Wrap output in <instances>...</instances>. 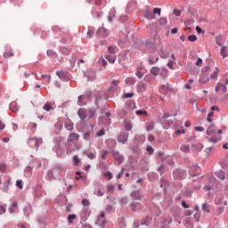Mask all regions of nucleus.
I'll list each match as a JSON object with an SVG mask.
<instances>
[{"label": "nucleus", "instance_id": "44", "mask_svg": "<svg viewBox=\"0 0 228 228\" xmlns=\"http://www.w3.org/2000/svg\"><path fill=\"white\" fill-rule=\"evenodd\" d=\"M159 24L160 26H167V18H160L159 20Z\"/></svg>", "mask_w": 228, "mask_h": 228}, {"label": "nucleus", "instance_id": "57", "mask_svg": "<svg viewBox=\"0 0 228 228\" xmlns=\"http://www.w3.org/2000/svg\"><path fill=\"white\" fill-rule=\"evenodd\" d=\"M65 127H66V129H68V131H72L73 124L72 123H65Z\"/></svg>", "mask_w": 228, "mask_h": 228}, {"label": "nucleus", "instance_id": "60", "mask_svg": "<svg viewBox=\"0 0 228 228\" xmlns=\"http://www.w3.org/2000/svg\"><path fill=\"white\" fill-rule=\"evenodd\" d=\"M94 29L89 28L87 31V38H92V36L94 35Z\"/></svg>", "mask_w": 228, "mask_h": 228}, {"label": "nucleus", "instance_id": "28", "mask_svg": "<svg viewBox=\"0 0 228 228\" xmlns=\"http://www.w3.org/2000/svg\"><path fill=\"white\" fill-rule=\"evenodd\" d=\"M208 81H209V76L208 75H206V76H203L202 73H201V76H200V83H208Z\"/></svg>", "mask_w": 228, "mask_h": 228}, {"label": "nucleus", "instance_id": "46", "mask_svg": "<svg viewBox=\"0 0 228 228\" xmlns=\"http://www.w3.org/2000/svg\"><path fill=\"white\" fill-rule=\"evenodd\" d=\"M135 113L136 115H143L144 117H147V115H149V113L146 110H136Z\"/></svg>", "mask_w": 228, "mask_h": 228}, {"label": "nucleus", "instance_id": "6", "mask_svg": "<svg viewBox=\"0 0 228 228\" xmlns=\"http://www.w3.org/2000/svg\"><path fill=\"white\" fill-rule=\"evenodd\" d=\"M112 156L118 165H122L124 161V155H121L118 151H112Z\"/></svg>", "mask_w": 228, "mask_h": 228}, {"label": "nucleus", "instance_id": "3", "mask_svg": "<svg viewBox=\"0 0 228 228\" xmlns=\"http://www.w3.org/2000/svg\"><path fill=\"white\" fill-rule=\"evenodd\" d=\"M130 209H132L133 213H136L138 211H142L143 209V205L140 202H132L129 205Z\"/></svg>", "mask_w": 228, "mask_h": 228}, {"label": "nucleus", "instance_id": "15", "mask_svg": "<svg viewBox=\"0 0 228 228\" xmlns=\"http://www.w3.org/2000/svg\"><path fill=\"white\" fill-rule=\"evenodd\" d=\"M220 88H223V94L227 93V86L223 85L222 83H217L216 86V92L218 93V91L221 90Z\"/></svg>", "mask_w": 228, "mask_h": 228}, {"label": "nucleus", "instance_id": "5", "mask_svg": "<svg viewBox=\"0 0 228 228\" xmlns=\"http://www.w3.org/2000/svg\"><path fill=\"white\" fill-rule=\"evenodd\" d=\"M61 172V167L60 166H57L53 167L51 171L48 172V175L50 177H53V179H56L57 175H60V173Z\"/></svg>", "mask_w": 228, "mask_h": 228}, {"label": "nucleus", "instance_id": "47", "mask_svg": "<svg viewBox=\"0 0 228 228\" xmlns=\"http://www.w3.org/2000/svg\"><path fill=\"white\" fill-rule=\"evenodd\" d=\"M203 211H206V213H211V210L209 209V206L206 203L202 205Z\"/></svg>", "mask_w": 228, "mask_h": 228}, {"label": "nucleus", "instance_id": "53", "mask_svg": "<svg viewBox=\"0 0 228 228\" xmlns=\"http://www.w3.org/2000/svg\"><path fill=\"white\" fill-rule=\"evenodd\" d=\"M82 206H85L86 208H88L90 206V201L86 199L82 200Z\"/></svg>", "mask_w": 228, "mask_h": 228}, {"label": "nucleus", "instance_id": "37", "mask_svg": "<svg viewBox=\"0 0 228 228\" xmlns=\"http://www.w3.org/2000/svg\"><path fill=\"white\" fill-rule=\"evenodd\" d=\"M217 177H218V179H221L222 181H224V179H225V172H224V171H219L218 173H217Z\"/></svg>", "mask_w": 228, "mask_h": 228}, {"label": "nucleus", "instance_id": "33", "mask_svg": "<svg viewBox=\"0 0 228 228\" xmlns=\"http://www.w3.org/2000/svg\"><path fill=\"white\" fill-rule=\"evenodd\" d=\"M46 54H47V56H50L52 58H56V56H57L54 50H47Z\"/></svg>", "mask_w": 228, "mask_h": 228}, {"label": "nucleus", "instance_id": "42", "mask_svg": "<svg viewBox=\"0 0 228 228\" xmlns=\"http://www.w3.org/2000/svg\"><path fill=\"white\" fill-rule=\"evenodd\" d=\"M153 80L154 78L152 77L151 75H146L144 77V81H146V83H152Z\"/></svg>", "mask_w": 228, "mask_h": 228}, {"label": "nucleus", "instance_id": "63", "mask_svg": "<svg viewBox=\"0 0 228 228\" xmlns=\"http://www.w3.org/2000/svg\"><path fill=\"white\" fill-rule=\"evenodd\" d=\"M127 202H129V199H127V197H124L121 199V204H127Z\"/></svg>", "mask_w": 228, "mask_h": 228}, {"label": "nucleus", "instance_id": "16", "mask_svg": "<svg viewBox=\"0 0 228 228\" xmlns=\"http://www.w3.org/2000/svg\"><path fill=\"white\" fill-rule=\"evenodd\" d=\"M77 104H78V106H86V104H88V102L86 101L85 96L80 95V96H78Z\"/></svg>", "mask_w": 228, "mask_h": 228}, {"label": "nucleus", "instance_id": "26", "mask_svg": "<svg viewBox=\"0 0 228 228\" xmlns=\"http://www.w3.org/2000/svg\"><path fill=\"white\" fill-rule=\"evenodd\" d=\"M160 70L161 69L158 67H152L151 69V74H152V76H155V77L159 76Z\"/></svg>", "mask_w": 228, "mask_h": 228}, {"label": "nucleus", "instance_id": "29", "mask_svg": "<svg viewBox=\"0 0 228 228\" xmlns=\"http://www.w3.org/2000/svg\"><path fill=\"white\" fill-rule=\"evenodd\" d=\"M106 60H108L109 63H115V61L117 60V56L116 55H107Z\"/></svg>", "mask_w": 228, "mask_h": 228}, {"label": "nucleus", "instance_id": "41", "mask_svg": "<svg viewBox=\"0 0 228 228\" xmlns=\"http://www.w3.org/2000/svg\"><path fill=\"white\" fill-rule=\"evenodd\" d=\"M76 218H77V216L75 214L69 215L68 216L69 224H72V222H74Z\"/></svg>", "mask_w": 228, "mask_h": 228}, {"label": "nucleus", "instance_id": "30", "mask_svg": "<svg viewBox=\"0 0 228 228\" xmlns=\"http://www.w3.org/2000/svg\"><path fill=\"white\" fill-rule=\"evenodd\" d=\"M221 55L223 56V58H227L228 56V51H227V47L226 46H223L221 48Z\"/></svg>", "mask_w": 228, "mask_h": 228}, {"label": "nucleus", "instance_id": "35", "mask_svg": "<svg viewBox=\"0 0 228 228\" xmlns=\"http://www.w3.org/2000/svg\"><path fill=\"white\" fill-rule=\"evenodd\" d=\"M9 186H10V180H8L6 183H4L3 191H4L5 193H8V190H10Z\"/></svg>", "mask_w": 228, "mask_h": 228}, {"label": "nucleus", "instance_id": "50", "mask_svg": "<svg viewBox=\"0 0 228 228\" xmlns=\"http://www.w3.org/2000/svg\"><path fill=\"white\" fill-rule=\"evenodd\" d=\"M152 13H153V15H156V13H157L159 15H159H161V9L156 7V8L153 9V12Z\"/></svg>", "mask_w": 228, "mask_h": 228}, {"label": "nucleus", "instance_id": "49", "mask_svg": "<svg viewBox=\"0 0 228 228\" xmlns=\"http://www.w3.org/2000/svg\"><path fill=\"white\" fill-rule=\"evenodd\" d=\"M10 56H13V53H12V52H5V53H4V58L5 60H8V58H10Z\"/></svg>", "mask_w": 228, "mask_h": 228}, {"label": "nucleus", "instance_id": "21", "mask_svg": "<svg viewBox=\"0 0 228 228\" xmlns=\"http://www.w3.org/2000/svg\"><path fill=\"white\" fill-rule=\"evenodd\" d=\"M74 140H79V134L77 133H72L69 134V139H68V142H74Z\"/></svg>", "mask_w": 228, "mask_h": 228}, {"label": "nucleus", "instance_id": "23", "mask_svg": "<svg viewBox=\"0 0 228 228\" xmlns=\"http://www.w3.org/2000/svg\"><path fill=\"white\" fill-rule=\"evenodd\" d=\"M17 206H18L17 201H12V204L9 208V213L13 214L15 211H17Z\"/></svg>", "mask_w": 228, "mask_h": 228}, {"label": "nucleus", "instance_id": "32", "mask_svg": "<svg viewBox=\"0 0 228 228\" xmlns=\"http://www.w3.org/2000/svg\"><path fill=\"white\" fill-rule=\"evenodd\" d=\"M80 162H81V159H79V157L77 155H75L73 157V164L78 167Z\"/></svg>", "mask_w": 228, "mask_h": 228}, {"label": "nucleus", "instance_id": "18", "mask_svg": "<svg viewBox=\"0 0 228 228\" xmlns=\"http://www.w3.org/2000/svg\"><path fill=\"white\" fill-rule=\"evenodd\" d=\"M10 110L13 111V113H17L19 111V106L17 105V102H12L10 103Z\"/></svg>", "mask_w": 228, "mask_h": 228}, {"label": "nucleus", "instance_id": "38", "mask_svg": "<svg viewBox=\"0 0 228 228\" xmlns=\"http://www.w3.org/2000/svg\"><path fill=\"white\" fill-rule=\"evenodd\" d=\"M209 70H211V68L208 67V66H206V67L201 70L202 76H208V72H209Z\"/></svg>", "mask_w": 228, "mask_h": 228}, {"label": "nucleus", "instance_id": "25", "mask_svg": "<svg viewBox=\"0 0 228 228\" xmlns=\"http://www.w3.org/2000/svg\"><path fill=\"white\" fill-rule=\"evenodd\" d=\"M191 149H195L198 152H200V151L204 149V145H202V143L191 144Z\"/></svg>", "mask_w": 228, "mask_h": 228}, {"label": "nucleus", "instance_id": "17", "mask_svg": "<svg viewBox=\"0 0 228 228\" xmlns=\"http://www.w3.org/2000/svg\"><path fill=\"white\" fill-rule=\"evenodd\" d=\"M144 17H145V19H148L149 20H152L153 19H156V15H154V13L151 12V11H146L144 12Z\"/></svg>", "mask_w": 228, "mask_h": 228}, {"label": "nucleus", "instance_id": "54", "mask_svg": "<svg viewBox=\"0 0 228 228\" xmlns=\"http://www.w3.org/2000/svg\"><path fill=\"white\" fill-rule=\"evenodd\" d=\"M194 220H195L196 222H200V212H196V213L194 214Z\"/></svg>", "mask_w": 228, "mask_h": 228}, {"label": "nucleus", "instance_id": "56", "mask_svg": "<svg viewBox=\"0 0 228 228\" xmlns=\"http://www.w3.org/2000/svg\"><path fill=\"white\" fill-rule=\"evenodd\" d=\"M16 186H17V188H19L20 190H22V188H23L22 180H17V181H16Z\"/></svg>", "mask_w": 228, "mask_h": 228}, {"label": "nucleus", "instance_id": "1", "mask_svg": "<svg viewBox=\"0 0 228 228\" xmlns=\"http://www.w3.org/2000/svg\"><path fill=\"white\" fill-rule=\"evenodd\" d=\"M187 175V173L181 168H176L172 173L174 181H183Z\"/></svg>", "mask_w": 228, "mask_h": 228}, {"label": "nucleus", "instance_id": "11", "mask_svg": "<svg viewBox=\"0 0 228 228\" xmlns=\"http://www.w3.org/2000/svg\"><path fill=\"white\" fill-rule=\"evenodd\" d=\"M146 90H147V85H145V83L140 82L137 85V92H138V94H143V92H145Z\"/></svg>", "mask_w": 228, "mask_h": 228}, {"label": "nucleus", "instance_id": "10", "mask_svg": "<svg viewBox=\"0 0 228 228\" xmlns=\"http://www.w3.org/2000/svg\"><path fill=\"white\" fill-rule=\"evenodd\" d=\"M96 35H98V37H102V38H106L110 36V32L105 28H100L97 30Z\"/></svg>", "mask_w": 228, "mask_h": 228}, {"label": "nucleus", "instance_id": "48", "mask_svg": "<svg viewBox=\"0 0 228 228\" xmlns=\"http://www.w3.org/2000/svg\"><path fill=\"white\" fill-rule=\"evenodd\" d=\"M187 38H188L189 42H197V36H195V35H191Z\"/></svg>", "mask_w": 228, "mask_h": 228}, {"label": "nucleus", "instance_id": "24", "mask_svg": "<svg viewBox=\"0 0 228 228\" xmlns=\"http://www.w3.org/2000/svg\"><path fill=\"white\" fill-rule=\"evenodd\" d=\"M94 195H97L98 197H102L104 195V192H102V187L99 185L98 189L94 190Z\"/></svg>", "mask_w": 228, "mask_h": 228}, {"label": "nucleus", "instance_id": "12", "mask_svg": "<svg viewBox=\"0 0 228 228\" xmlns=\"http://www.w3.org/2000/svg\"><path fill=\"white\" fill-rule=\"evenodd\" d=\"M95 100H94V104L96 106V110H99V102L102 100V94H101V92H97L94 94Z\"/></svg>", "mask_w": 228, "mask_h": 228}, {"label": "nucleus", "instance_id": "2", "mask_svg": "<svg viewBox=\"0 0 228 228\" xmlns=\"http://www.w3.org/2000/svg\"><path fill=\"white\" fill-rule=\"evenodd\" d=\"M190 172L192 175V177H197V175H200V167L199 165L195 164L190 167Z\"/></svg>", "mask_w": 228, "mask_h": 228}, {"label": "nucleus", "instance_id": "58", "mask_svg": "<svg viewBox=\"0 0 228 228\" xmlns=\"http://www.w3.org/2000/svg\"><path fill=\"white\" fill-rule=\"evenodd\" d=\"M196 31L199 35H204V33H206L204 30H202V28H200V26L196 27Z\"/></svg>", "mask_w": 228, "mask_h": 228}, {"label": "nucleus", "instance_id": "36", "mask_svg": "<svg viewBox=\"0 0 228 228\" xmlns=\"http://www.w3.org/2000/svg\"><path fill=\"white\" fill-rule=\"evenodd\" d=\"M43 110H45V111H52L53 106H51V104H49V102L45 103L43 107Z\"/></svg>", "mask_w": 228, "mask_h": 228}, {"label": "nucleus", "instance_id": "27", "mask_svg": "<svg viewBox=\"0 0 228 228\" xmlns=\"http://www.w3.org/2000/svg\"><path fill=\"white\" fill-rule=\"evenodd\" d=\"M136 83V79L133 78V77H129L126 79V84L128 86L134 85Z\"/></svg>", "mask_w": 228, "mask_h": 228}, {"label": "nucleus", "instance_id": "19", "mask_svg": "<svg viewBox=\"0 0 228 228\" xmlns=\"http://www.w3.org/2000/svg\"><path fill=\"white\" fill-rule=\"evenodd\" d=\"M89 118L94 120L95 118V113H97V109L91 108L88 110Z\"/></svg>", "mask_w": 228, "mask_h": 228}, {"label": "nucleus", "instance_id": "55", "mask_svg": "<svg viewBox=\"0 0 228 228\" xmlns=\"http://www.w3.org/2000/svg\"><path fill=\"white\" fill-rule=\"evenodd\" d=\"M6 213V205H0V215H4Z\"/></svg>", "mask_w": 228, "mask_h": 228}, {"label": "nucleus", "instance_id": "14", "mask_svg": "<svg viewBox=\"0 0 228 228\" xmlns=\"http://www.w3.org/2000/svg\"><path fill=\"white\" fill-rule=\"evenodd\" d=\"M130 195L134 200H142V194H140V191H132Z\"/></svg>", "mask_w": 228, "mask_h": 228}, {"label": "nucleus", "instance_id": "40", "mask_svg": "<svg viewBox=\"0 0 228 228\" xmlns=\"http://www.w3.org/2000/svg\"><path fill=\"white\" fill-rule=\"evenodd\" d=\"M96 224L100 225V227H104V225H106V221L104 219H100L99 221V218H97Z\"/></svg>", "mask_w": 228, "mask_h": 228}, {"label": "nucleus", "instance_id": "13", "mask_svg": "<svg viewBox=\"0 0 228 228\" xmlns=\"http://www.w3.org/2000/svg\"><path fill=\"white\" fill-rule=\"evenodd\" d=\"M77 115L81 120H85L86 117H88V114L86 113V110L85 109H79L77 111Z\"/></svg>", "mask_w": 228, "mask_h": 228}, {"label": "nucleus", "instance_id": "9", "mask_svg": "<svg viewBox=\"0 0 228 228\" xmlns=\"http://www.w3.org/2000/svg\"><path fill=\"white\" fill-rule=\"evenodd\" d=\"M159 92L163 95H167V94H168V92H172V87L168 84L162 85V86H159Z\"/></svg>", "mask_w": 228, "mask_h": 228}, {"label": "nucleus", "instance_id": "8", "mask_svg": "<svg viewBox=\"0 0 228 228\" xmlns=\"http://www.w3.org/2000/svg\"><path fill=\"white\" fill-rule=\"evenodd\" d=\"M28 145H31V143H35L36 147H40V145L44 143V141L42 140V138L33 137L28 140Z\"/></svg>", "mask_w": 228, "mask_h": 228}, {"label": "nucleus", "instance_id": "31", "mask_svg": "<svg viewBox=\"0 0 228 228\" xmlns=\"http://www.w3.org/2000/svg\"><path fill=\"white\" fill-rule=\"evenodd\" d=\"M108 53H110V54H115V53H117V46L110 45L108 47Z\"/></svg>", "mask_w": 228, "mask_h": 228}, {"label": "nucleus", "instance_id": "59", "mask_svg": "<svg viewBox=\"0 0 228 228\" xmlns=\"http://www.w3.org/2000/svg\"><path fill=\"white\" fill-rule=\"evenodd\" d=\"M146 151L148 154H154V148L152 146H147Z\"/></svg>", "mask_w": 228, "mask_h": 228}, {"label": "nucleus", "instance_id": "43", "mask_svg": "<svg viewBox=\"0 0 228 228\" xmlns=\"http://www.w3.org/2000/svg\"><path fill=\"white\" fill-rule=\"evenodd\" d=\"M125 133H127V131H131V129H133V125H131V123H126L125 125Z\"/></svg>", "mask_w": 228, "mask_h": 228}, {"label": "nucleus", "instance_id": "7", "mask_svg": "<svg viewBox=\"0 0 228 228\" xmlns=\"http://www.w3.org/2000/svg\"><path fill=\"white\" fill-rule=\"evenodd\" d=\"M56 76H58V77H60L62 81H69L70 80L69 72H65L63 70L57 71Z\"/></svg>", "mask_w": 228, "mask_h": 228}, {"label": "nucleus", "instance_id": "20", "mask_svg": "<svg viewBox=\"0 0 228 228\" xmlns=\"http://www.w3.org/2000/svg\"><path fill=\"white\" fill-rule=\"evenodd\" d=\"M151 216H147L145 218L141 219V225H149L151 224Z\"/></svg>", "mask_w": 228, "mask_h": 228}, {"label": "nucleus", "instance_id": "61", "mask_svg": "<svg viewBox=\"0 0 228 228\" xmlns=\"http://www.w3.org/2000/svg\"><path fill=\"white\" fill-rule=\"evenodd\" d=\"M62 151H61V146L60 144L56 145V153L57 154H61Z\"/></svg>", "mask_w": 228, "mask_h": 228}, {"label": "nucleus", "instance_id": "64", "mask_svg": "<svg viewBox=\"0 0 228 228\" xmlns=\"http://www.w3.org/2000/svg\"><path fill=\"white\" fill-rule=\"evenodd\" d=\"M183 152H190V147L189 146H183L182 148Z\"/></svg>", "mask_w": 228, "mask_h": 228}, {"label": "nucleus", "instance_id": "39", "mask_svg": "<svg viewBox=\"0 0 228 228\" xmlns=\"http://www.w3.org/2000/svg\"><path fill=\"white\" fill-rule=\"evenodd\" d=\"M186 131H184V126H181L180 129L175 131V134L179 136L180 134H184Z\"/></svg>", "mask_w": 228, "mask_h": 228}, {"label": "nucleus", "instance_id": "62", "mask_svg": "<svg viewBox=\"0 0 228 228\" xmlns=\"http://www.w3.org/2000/svg\"><path fill=\"white\" fill-rule=\"evenodd\" d=\"M90 134H91L90 132H86L84 134V140H90Z\"/></svg>", "mask_w": 228, "mask_h": 228}, {"label": "nucleus", "instance_id": "4", "mask_svg": "<svg viewBox=\"0 0 228 228\" xmlns=\"http://www.w3.org/2000/svg\"><path fill=\"white\" fill-rule=\"evenodd\" d=\"M129 138V132H121L118 136V142L119 143H126Z\"/></svg>", "mask_w": 228, "mask_h": 228}, {"label": "nucleus", "instance_id": "51", "mask_svg": "<svg viewBox=\"0 0 228 228\" xmlns=\"http://www.w3.org/2000/svg\"><path fill=\"white\" fill-rule=\"evenodd\" d=\"M218 77V68H216V71H214V73L210 76L211 79H217Z\"/></svg>", "mask_w": 228, "mask_h": 228}, {"label": "nucleus", "instance_id": "22", "mask_svg": "<svg viewBox=\"0 0 228 228\" xmlns=\"http://www.w3.org/2000/svg\"><path fill=\"white\" fill-rule=\"evenodd\" d=\"M82 97H85L87 101H92L94 98V94L92 91H86V94L82 95Z\"/></svg>", "mask_w": 228, "mask_h": 228}, {"label": "nucleus", "instance_id": "34", "mask_svg": "<svg viewBox=\"0 0 228 228\" xmlns=\"http://www.w3.org/2000/svg\"><path fill=\"white\" fill-rule=\"evenodd\" d=\"M124 61H126V57L121 56L118 60V63L122 65L123 69H127V66H126V63H124Z\"/></svg>", "mask_w": 228, "mask_h": 228}, {"label": "nucleus", "instance_id": "52", "mask_svg": "<svg viewBox=\"0 0 228 228\" xmlns=\"http://www.w3.org/2000/svg\"><path fill=\"white\" fill-rule=\"evenodd\" d=\"M134 95V93H126L123 94L124 99H131Z\"/></svg>", "mask_w": 228, "mask_h": 228}, {"label": "nucleus", "instance_id": "45", "mask_svg": "<svg viewBox=\"0 0 228 228\" xmlns=\"http://www.w3.org/2000/svg\"><path fill=\"white\" fill-rule=\"evenodd\" d=\"M86 77L87 81H94V79H95V73H92V75H90V73H87Z\"/></svg>", "mask_w": 228, "mask_h": 228}]
</instances>
